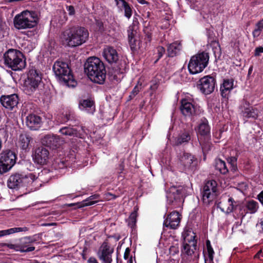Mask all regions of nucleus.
Masks as SVG:
<instances>
[{
	"mask_svg": "<svg viewBox=\"0 0 263 263\" xmlns=\"http://www.w3.org/2000/svg\"><path fill=\"white\" fill-rule=\"evenodd\" d=\"M252 67H250L249 69V73H251V72H252Z\"/></svg>",
	"mask_w": 263,
	"mask_h": 263,
	"instance_id": "obj_62",
	"label": "nucleus"
},
{
	"mask_svg": "<svg viewBox=\"0 0 263 263\" xmlns=\"http://www.w3.org/2000/svg\"><path fill=\"white\" fill-rule=\"evenodd\" d=\"M234 81L233 79H226L223 80L222 84L220 86L221 95L222 97L227 98L230 91L233 88Z\"/></svg>",
	"mask_w": 263,
	"mask_h": 263,
	"instance_id": "obj_29",
	"label": "nucleus"
},
{
	"mask_svg": "<svg viewBox=\"0 0 263 263\" xmlns=\"http://www.w3.org/2000/svg\"><path fill=\"white\" fill-rule=\"evenodd\" d=\"M208 258H205V263H213L214 251L212 248L207 249Z\"/></svg>",
	"mask_w": 263,
	"mask_h": 263,
	"instance_id": "obj_43",
	"label": "nucleus"
},
{
	"mask_svg": "<svg viewBox=\"0 0 263 263\" xmlns=\"http://www.w3.org/2000/svg\"><path fill=\"white\" fill-rule=\"evenodd\" d=\"M233 199L227 195H223L221 197V201L218 203V207L221 211L227 214L231 213L235 207Z\"/></svg>",
	"mask_w": 263,
	"mask_h": 263,
	"instance_id": "obj_20",
	"label": "nucleus"
},
{
	"mask_svg": "<svg viewBox=\"0 0 263 263\" xmlns=\"http://www.w3.org/2000/svg\"><path fill=\"white\" fill-rule=\"evenodd\" d=\"M246 207L250 213L253 214L257 211L258 208V204L256 201L251 200L248 202Z\"/></svg>",
	"mask_w": 263,
	"mask_h": 263,
	"instance_id": "obj_39",
	"label": "nucleus"
},
{
	"mask_svg": "<svg viewBox=\"0 0 263 263\" xmlns=\"http://www.w3.org/2000/svg\"><path fill=\"white\" fill-rule=\"evenodd\" d=\"M103 55L109 63H116L118 60L117 51L112 47L107 46L104 49Z\"/></svg>",
	"mask_w": 263,
	"mask_h": 263,
	"instance_id": "obj_27",
	"label": "nucleus"
},
{
	"mask_svg": "<svg viewBox=\"0 0 263 263\" xmlns=\"http://www.w3.org/2000/svg\"><path fill=\"white\" fill-rule=\"evenodd\" d=\"M66 8H67V10L68 12V14L70 15H72L74 14L75 11H74V7L72 6H67Z\"/></svg>",
	"mask_w": 263,
	"mask_h": 263,
	"instance_id": "obj_49",
	"label": "nucleus"
},
{
	"mask_svg": "<svg viewBox=\"0 0 263 263\" xmlns=\"http://www.w3.org/2000/svg\"><path fill=\"white\" fill-rule=\"evenodd\" d=\"M116 197H117V196L116 195H115L111 193H108L105 194V198L108 200H111V199H114Z\"/></svg>",
	"mask_w": 263,
	"mask_h": 263,
	"instance_id": "obj_50",
	"label": "nucleus"
},
{
	"mask_svg": "<svg viewBox=\"0 0 263 263\" xmlns=\"http://www.w3.org/2000/svg\"><path fill=\"white\" fill-rule=\"evenodd\" d=\"M137 217V212L135 211L132 213L128 219V225L131 227H133L136 223V219Z\"/></svg>",
	"mask_w": 263,
	"mask_h": 263,
	"instance_id": "obj_42",
	"label": "nucleus"
},
{
	"mask_svg": "<svg viewBox=\"0 0 263 263\" xmlns=\"http://www.w3.org/2000/svg\"><path fill=\"white\" fill-rule=\"evenodd\" d=\"M59 132L65 136H72L77 135V130L70 126H65L61 128Z\"/></svg>",
	"mask_w": 263,
	"mask_h": 263,
	"instance_id": "obj_38",
	"label": "nucleus"
},
{
	"mask_svg": "<svg viewBox=\"0 0 263 263\" xmlns=\"http://www.w3.org/2000/svg\"><path fill=\"white\" fill-rule=\"evenodd\" d=\"M157 50L158 54V58L156 62H157L160 58H161L165 52V49L162 46H159L157 48Z\"/></svg>",
	"mask_w": 263,
	"mask_h": 263,
	"instance_id": "obj_45",
	"label": "nucleus"
},
{
	"mask_svg": "<svg viewBox=\"0 0 263 263\" xmlns=\"http://www.w3.org/2000/svg\"><path fill=\"white\" fill-rule=\"evenodd\" d=\"M263 29V18L259 21L256 25V28L253 30L252 34L254 37H258Z\"/></svg>",
	"mask_w": 263,
	"mask_h": 263,
	"instance_id": "obj_40",
	"label": "nucleus"
},
{
	"mask_svg": "<svg viewBox=\"0 0 263 263\" xmlns=\"http://www.w3.org/2000/svg\"><path fill=\"white\" fill-rule=\"evenodd\" d=\"M196 159L191 154L181 153L178 156V163L185 168H192L196 164Z\"/></svg>",
	"mask_w": 263,
	"mask_h": 263,
	"instance_id": "obj_15",
	"label": "nucleus"
},
{
	"mask_svg": "<svg viewBox=\"0 0 263 263\" xmlns=\"http://www.w3.org/2000/svg\"><path fill=\"white\" fill-rule=\"evenodd\" d=\"M258 199L260 202L263 204V191H261L258 195Z\"/></svg>",
	"mask_w": 263,
	"mask_h": 263,
	"instance_id": "obj_53",
	"label": "nucleus"
},
{
	"mask_svg": "<svg viewBox=\"0 0 263 263\" xmlns=\"http://www.w3.org/2000/svg\"><path fill=\"white\" fill-rule=\"evenodd\" d=\"M79 108L82 110H86L89 113H92L95 111L93 102L90 99L80 100Z\"/></svg>",
	"mask_w": 263,
	"mask_h": 263,
	"instance_id": "obj_30",
	"label": "nucleus"
},
{
	"mask_svg": "<svg viewBox=\"0 0 263 263\" xmlns=\"http://www.w3.org/2000/svg\"><path fill=\"white\" fill-rule=\"evenodd\" d=\"M42 118L34 114H30L26 118V124L31 130H38L42 125Z\"/></svg>",
	"mask_w": 263,
	"mask_h": 263,
	"instance_id": "obj_22",
	"label": "nucleus"
},
{
	"mask_svg": "<svg viewBox=\"0 0 263 263\" xmlns=\"http://www.w3.org/2000/svg\"><path fill=\"white\" fill-rule=\"evenodd\" d=\"M43 226H51V224L49 223H43L42 224Z\"/></svg>",
	"mask_w": 263,
	"mask_h": 263,
	"instance_id": "obj_61",
	"label": "nucleus"
},
{
	"mask_svg": "<svg viewBox=\"0 0 263 263\" xmlns=\"http://www.w3.org/2000/svg\"><path fill=\"white\" fill-rule=\"evenodd\" d=\"M217 183L216 181H208L203 187L202 200L204 203L209 204L217 196Z\"/></svg>",
	"mask_w": 263,
	"mask_h": 263,
	"instance_id": "obj_11",
	"label": "nucleus"
},
{
	"mask_svg": "<svg viewBox=\"0 0 263 263\" xmlns=\"http://www.w3.org/2000/svg\"><path fill=\"white\" fill-rule=\"evenodd\" d=\"M0 102L4 107L12 110L18 104V96L15 93L2 96L0 98Z\"/></svg>",
	"mask_w": 263,
	"mask_h": 263,
	"instance_id": "obj_21",
	"label": "nucleus"
},
{
	"mask_svg": "<svg viewBox=\"0 0 263 263\" xmlns=\"http://www.w3.org/2000/svg\"><path fill=\"white\" fill-rule=\"evenodd\" d=\"M53 70L59 80L68 87H73L76 86L77 82L73 79L68 64L62 61L54 63Z\"/></svg>",
	"mask_w": 263,
	"mask_h": 263,
	"instance_id": "obj_5",
	"label": "nucleus"
},
{
	"mask_svg": "<svg viewBox=\"0 0 263 263\" xmlns=\"http://www.w3.org/2000/svg\"><path fill=\"white\" fill-rule=\"evenodd\" d=\"M181 45L180 43L175 42L171 44L167 47V53L169 57L175 56L181 50Z\"/></svg>",
	"mask_w": 263,
	"mask_h": 263,
	"instance_id": "obj_34",
	"label": "nucleus"
},
{
	"mask_svg": "<svg viewBox=\"0 0 263 263\" xmlns=\"http://www.w3.org/2000/svg\"><path fill=\"white\" fill-rule=\"evenodd\" d=\"M117 5L120 8L124 10V15L129 18L132 15V10L129 4L124 0H115Z\"/></svg>",
	"mask_w": 263,
	"mask_h": 263,
	"instance_id": "obj_31",
	"label": "nucleus"
},
{
	"mask_svg": "<svg viewBox=\"0 0 263 263\" xmlns=\"http://www.w3.org/2000/svg\"><path fill=\"white\" fill-rule=\"evenodd\" d=\"M85 72L93 82L103 84L106 78V70L103 62L97 57L89 58L84 65Z\"/></svg>",
	"mask_w": 263,
	"mask_h": 263,
	"instance_id": "obj_2",
	"label": "nucleus"
},
{
	"mask_svg": "<svg viewBox=\"0 0 263 263\" xmlns=\"http://www.w3.org/2000/svg\"><path fill=\"white\" fill-rule=\"evenodd\" d=\"M210 128L208 124V120L203 119L201 120L197 128V133L201 136H205L210 133Z\"/></svg>",
	"mask_w": 263,
	"mask_h": 263,
	"instance_id": "obj_32",
	"label": "nucleus"
},
{
	"mask_svg": "<svg viewBox=\"0 0 263 263\" xmlns=\"http://www.w3.org/2000/svg\"><path fill=\"white\" fill-rule=\"evenodd\" d=\"M209 57L207 53L202 52L193 56L188 64V69L191 74L201 72L207 66Z\"/></svg>",
	"mask_w": 263,
	"mask_h": 263,
	"instance_id": "obj_8",
	"label": "nucleus"
},
{
	"mask_svg": "<svg viewBox=\"0 0 263 263\" xmlns=\"http://www.w3.org/2000/svg\"><path fill=\"white\" fill-rule=\"evenodd\" d=\"M89 33L82 27L73 26L64 30L60 36V42L65 46L74 47L81 45L87 40Z\"/></svg>",
	"mask_w": 263,
	"mask_h": 263,
	"instance_id": "obj_1",
	"label": "nucleus"
},
{
	"mask_svg": "<svg viewBox=\"0 0 263 263\" xmlns=\"http://www.w3.org/2000/svg\"><path fill=\"white\" fill-rule=\"evenodd\" d=\"M16 161V155L12 151L7 149L1 154L0 174L5 173L9 171L14 165Z\"/></svg>",
	"mask_w": 263,
	"mask_h": 263,
	"instance_id": "obj_10",
	"label": "nucleus"
},
{
	"mask_svg": "<svg viewBox=\"0 0 263 263\" xmlns=\"http://www.w3.org/2000/svg\"><path fill=\"white\" fill-rule=\"evenodd\" d=\"M180 110L182 114L187 117H191L197 114V109L195 105L185 99L181 101Z\"/></svg>",
	"mask_w": 263,
	"mask_h": 263,
	"instance_id": "obj_26",
	"label": "nucleus"
},
{
	"mask_svg": "<svg viewBox=\"0 0 263 263\" xmlns=\"http://www.w3.org/2000/svg\"><path fill=\"white\" fill-rule=\"evenodd\" d=\"M191 140V133L189 131H184L176 139L175 144L179 145L184 143H187Z\"/></svg>",
	"mask_w": 263,
	"mask_h": 263,
	"instance_id": "obj_33",
	"label": "nucleus"
},
{
	"mask_svg": "<svg viewBox=\"0 0 263 263\" xmlns=\"http://www.w3.org/2000/svg\"><path fill=\"white\" fill-rule=\"evenodd\" d=\"M99 196L98 195L95 194L92 196H90L86 199L84 200L82 202L78 203L79 204V207H84L86 206H89L92 205L96 203L99 200Z\"/></svg>",
	"mask_w": 263,
	"mask_h": 263,
	"instance_id": "obj_36",
	"label": "nucleus"
},
{
	"mask_svg": "<svg viewBox=\"0 0 263 263\" xmlns=\"http://www.w3.org/2000/svg\"><path fill=\"white\" fill-rule=\"evenodd\" d=\"M128 37L129 44L132 50L136 51L138 49L141 48L137 36V32L134 30L133 26H130L128 28Z\"/></svg>",
	"mask_w": 263,
	"mask_h": 263,
	"instance_id": "obj_24",
	"label": "nucleus"
},
{
	"mask_svg": "<svg viewBox=\"0 0 263 263\" xmlns=\"http://www.w3.org/2000/svg\"><path fill=\"white\" fill-rule=\"evenodd\" d=\"M139 3L141 4H146L147 2L145 0H136Z\"/></svg>",
	"mask_w": 263,
	"mask_h": 263,
	"instance_id": "obj_57",
	"label": "nucleus"
},
{
	"mask_svg": "<svg viewBox=\"0 0 263 263\" xmlns=\"http://www.w3.org/2000/svg\"><path fill=\"white\" fill-rule=\"evenodd\" d=\"M60 164L61 165V166H60V168H63V167H65V163H64V162L63 161H62L61 162Z\"/></svg>",
	"mask_w": 263,
	"mask_h": 263,
	"instance_id": "obj_60",
	"label": "nucleus"
},
{
	"mask_svg": "<svg viewBox=\"0 0 263 263\" xmlns=\"http://www.w3.org/2000/svg\"><path fill=\"white\" fill-rule=\"evenodd\" d=\"M87 263H98V262L95 257H91L88 259Z\"/></svg>",
	"mask_w": 263,
	"mask_h": 263,
	"instance_id": "obj_52",
	"label": "nucleus"
},
{
	"mask_svg": "<svg viewBox=\"0 0 263 263\" xmlns=\"http://www.w3.org/2000/svg\"><path fill=\"white\" fill-rule=\"evenodd\" d=\"M181 189L180 187L172 186L170 188L169 192L167 193L166 197L168 203L174 204L176 207L181 201L182 196Z\"/></svg>",
	"mask_w": 263,
	"mask_h": 263,
	"instance_id": "obj_18",
	"label": "nucleus"
},
{
	"mask_svg": "<svg viewBox=\"0 0 263 263\" xmlns=\"http://www.w3.org/2000/svg\"><path fill=\"white\" fill-rule=\"evenodd\" d=\"M182 237L184 241L182 252L187 256H191L196 250L195 234L192 230H187L183 232Z\"/></svg>",
	"mask_w": 263,
	"mask_h": 263,
	"instance_id": "obj_9",
	"label": "nucleus"
},
{
	"mask_svg": "<svg viewBox=\"0 0 263 263\" xmlns=\"http://www.w3.org/2000/svg\"><path fill=\"white\" fill-rule=\"evenodd\" d=\"M42 73L34 68H31L28 74V79L26 81V86L29 93L34 91L42 81Z\"/></svg>",
	"mask_w": 263,
	"mask_h": 263,
	"instance_id": "obj_12",
	"label": "nucleus"
},
{
	"mask_svg": "<svg viewBox=\"0 0 263 263\" xmlns=\"http://www.w3.org/2000/svg\"><path fill=\"white\" fill-rule=\"evenodd\" d=\"M32 141L31 137L27 134H22L20 135L18 144L19 146L25 151L30 148V144Z\"/></svg>",
	"mask_w": 263,
	"mask_h": 263,
	"instance_id": "obj_28",
	"label": "nucleus"
},
{
	"mask_svg": "<svg viewBox=\"0 0 263 263\" xmlns=\"http://www.w3.org/2000/svg\"><path fill=\"white\" fill-rule=\"evenodd\" d=\"M50 224H51V226L55 225V223H50Z\"/></svg>",
	"mask_w": 263,
	"mask_h": 263,
	"instance_id": "obj_63",
	"label": "nucleus"
},
{
	"mask_svg": "<svg viewBox=\"0 0 263 263\" xmlns=\"http://www.w3.org/2000/svg\"><path fill=\"white\" fill-rule=\"evenodd\" d=\"M28 230L27 227H17L1 230L0 231V237L20 232H26Z\"/></svg>",
	"mask_w": 263,
	"mask_h": 263,
	"instance_id": "obj_35",
	"label": "nucleus"
},
{
	"mask_svg": "<svg viewBox=\"0 0 263 263\" xmlns=\"http://www.w3.org/2000/svg\"><path fill=\"white\" fill-rule=\"evenodd\" d=\"M202 149L204 153L209 151L210 149V145L209 143H205L204 144H201Z\"/></svg>",
	"mask_w": 263,
	"mask_h": 263,
	"instance_id": "obj_48",
	"label": "nucleus"
},
{
	"mask_svg": "<svg viewBox=\"0 0 263 263\" xmlns=\"http://www.w3.org/2000/svg\"><path fill=\"white\" fill-rule=\"evenodd\" d=\"M256 227H260L262 229L261 232L263 233V218L260 219V222H259V223H257L256 224Z\"/></svg>",
	"mask_w": 263,
	"mask_h": 263,
	"instance_id": "obj_54",
	"label": "nucleus"
},
{
	"mask_svg": "<svg viewBox=\"0 0 263 263\" xmlns=\"http://www.w3.org/2000/svg\"><path fill=\"white\" fill-rule=\"evenodd\" d=\"M261 53H263L262 47H258L255 48L254 53L255 56H259Z\"/></svg>",
	"mask_w": 263,
	"mask_h": 263,
	"instance_id": "obj_47",
	"label": "nucleus"
},
{
	"mask_svg": "<svg viewBox=\"0 0 263 263\" xmlns=\"http://www.w3.org/2000/svg\"><path fill=\"white\" fill-rule=\"evenodd\" d=\"M129 253H130V249L127 248L126 249L124 254V259H128L129 255Z\"/></svg>",
	"mask_w": 263,
	"mask_h": 263,
	"instance_id": "obj_51",
	"label": "nucleus"
},
{
	"mask_svg": "<svg viewBox=\"0 0 263 263\" xmlns=\"http://www.w3.org/2000/svg\"><path fill=\"white\" fill-rule=\"evenodd\" d=\"M157 88V85L156 84H154L153 85H152L151 86V89L152 90H155Z\"/></svg>",
	"mask_w": 263,
	"mask_h": 263,
	"instance_id": "obj_59",
	"label": "nucleus"
},
{
	"mask_svg": "<svg viewBox=\"0 0 263 263\" xmlns=\"http://www.w3.org/2000/svg\"><path fill=\"white\" fill-rule=\"evenodd\" d=\"M181 189L180 187L172 186L170 188L169 192L167 193L166 197L168 203L174 204L176 207L181 201L182 196Z\"/></svg>",
	"mask_w": 263,
	"mask_h": 263,
	"instance_id": "obj_17",
	"label": "nucleus"
},
{
	"mask_svg": "<svg viewBox=\"0 0 263 263\" xmlns=\"http://www.w3.org/2000/svg\"><path fill=\"white\" fill-rule=\"evenodd\" d=\"M206 246L207 249L212 248L211 245L210 241L209 240H208L206 242Z\"/></svg>",
	"mask_w": 263,
	"mask_h": 263,
	"instance_id": "obj_58",
	"label": "nucleus"
},
{
	"mask_svg": "<svg viewBox=\"0 0 263 263\" xmlns=\"http://www.w3.org/2000/svg\"><path fill=\"white\" fill-rule=\"evenodd\" d=\"M216 81L211 76H207L200 79L197 88L204 95H209L214 90Z\"/></svg>",
	"mask_w": 263,
	"mask_h": 263,
	"instance_id": "obj_13",
	"label": "nucleus"
},
{
	"mask_svg": "<svg viewBox=\"0 0 263 263\" xmlns=\"http://www.w3.org/2000/svg\"><path fill=\"white\" fill-rule=\"evenodd\" d=\"M5 65L12 70H21L26 66V61L23 53L16 49H10L3 55Z\"/></svg>",
	"mask_w": 263,
	"mask_h": 263,
	"instance_id": "obj_3",
	"label": "nucleus"
},
{
	"mask_svg": "<svg viewBox=\"0 0 263 263\" xmlns=\"http://www.w3.org/2000/svg\"><path fill=\"white\" fill-rule=\"evenodd\" d=\"M139 87L138 86H136L133 91H132L130 96H129V97L130 98V99L133 98V97H134L136 95H137L138 94V93L139 92Z\"/></svg>",
	"mask_w": 263,
	"mask_h": 263,
	"instance_id": "obj_46",
	"label": "nucleus"
},
{
	"mask_svg": "<svg viewBox=\"0 0 263 263\" xmlns=\"http://www.w3.org/2000/svg\"><path fill=\"white\" fill-rule=\"evenodd\" d=\"M181 219V214L177 211H173L167 216L163 224L165 227L176 229L179 227Z\"/></svg>",
	"mask_w": 263,
	"mask_h": 263,
	"instance_id": "obj_19",
	"label": "nucleus"
},
{
	"mask_svg": "<svg viewBox=\"0 0 263 263\" xmlns=\"http://www.w3.org/2000/svg\"><path fill=\"white\" fill-rule=\"evenodd\" d=\"M49 152L48 150L43 146L35 149L33 155L34 162L40 165L45 164L48 159Z\"/></svg>",
	"mask_w": 263,
	"mask_h": 263,
	"instance_id": "obj_16",
	"label": "nucleus"
},
{
	"mask_svg": "<svg viewBox=\"0 0 263 263\" xmlns=\"http://www.w3.org/2000/svg\"><path fill=\"white\" fill-rule=\"evenodd\" d=\"M146 40V43H147V42H149L151 40V34H147L145 39Z\"/></svg>",
	"mask_w": 263,
	"mask_h": 263,
	"instance_id": "obj_55",
	"label": "nucleus"
},
{
	"mask_svg": "<svg viewBox=\"0 0 263 263\" xmlns=\"http://www.w3.org/2000/svg\"><path fill=\"white\" fill-rule=\"evenodd\" d=\"M41 142L51 148H56L60 145V137L53 134H48L42 138Z\"/></svg>",
	"mask_w": 263,
	"mask_h": 263,
	"instance_id": "obj_23",
	"label": "nucleus"
},
{
	"mask_svg": "<svg viewBox=\"0 0 263 263\" xmlns=\"http://www.w3.org/2000/svg\"><path fill=\"white\" fill-rule=\"evenodd\" d=\"M261 253H262V251L261 250H259L257 252V253L255 255L254 257L256 258H259Z\"/></svg>",
	"mask_w": 263,
	"mask_h": 263,
	"instance_id": "obj_56",
	"label": "nucleus"
},
{
	"mask_svg": "<svg viewBox=\"0 0 263 263\" xmlns=\"http://www.w3.org/2000/svg\"><path fill=\"white\" fill-rule=\"evenodd\" d=\"M82 255H83V259H86V257H85V256L84 254H82Z\"/></svg>",
	"mask_w": 263,
	"mask_h": 263,
	"instance_id": "obj_64",
	"label": "nucleus"
},
{
	"mask_svg": "<svg viewBox=\"0 0 263 263\" xmlns=\"http://www.w3.org/2000/svg\"><path fill=\"white\" fill-rule=\"evenodd\" d=\"M241 114L245 118H254L257 117V109L251 106L247 101H244L240 106Z\"/></svg>",
	"mask_w": 263,
	"mask_h": 263,
	"instance_id": "obj_25",
	"label": "nucleus"
},
{
	"mask_svg": "<svg viewBox=\"0 0 263 263\" xmlns=\"http://www.w3.org/2000/svg\"><path fill=\"white\" fill-rule=\"evenodd\" d=\"M215 167L221 174H226L228 172L225 162L220 159L215 160Z\"/></svg>",
	"mask_w": 263,
	"mask_h": 263,
	"instance_id": "obj_37",
	"label": "nucleus"
},
{
	"mask_svg": "<svg viewBox=\"0 0 263 263\" xmlns=\"http://www.w3.org/2000/svg\"><path fill=\"white\" fill-rule=\"evenodd\" d=\"M228 163L231 165V167H232V170L233 171V172H235L236 170V158L234 157H229L228 159Z\"/></svg>",
	"mask_w": 263,
	"mask_h": 263,
	"instance_id": "obj_44",
	"label": "nucleus"
},
{
	"mask_svg": "<svg viewBox=\"0 0 263 263\" xmlns=\"http://www.w3.org/2000/svg\"><path fill=\"white\" fill-rule=\"evenodd\" d=\"M39 21L38 14L33 11L25 10L17 14L14 18V27L17 29L34 27Z\"/></svg>",
	"mask_w": 263,
	"mask_h": 263,
	"instance_id": "obj_4",
	"label": "nucleus"
},
{
	"mask_svg": "<svg viewBox=\"0 0 263 263\" xmlns=\"http://www.w3.org/2000/svg\"><path fill=\"white\" fill-rule=\"evenodd\" d=\"M36 178L35 176L32 173H15L9 177L7 181V185L11 189L26 186L31 184Z\"/></svg>",
	"mask_w": 263,
	"mask_h": 263,
	"instance_id": "obj_6",
	"label": "nucleus"
},
{
	"mask_svg": "<svg viewBox=\"0 0 263 263\" xmlns=\"http://www.w3.org/2000/svg\"><path fill=\"white\" fill-rule=\"evenodd\" d=\"M114 249L107 242H104L100 247L97 255L102 263H111Z\"/></svg>",
	"mask_w": 263,
	"mask_h": 263,
	"instance_id": "obj_14",
	"label": "nucleus"
},
{
	"mask_svg": "<svg viewBox=\"0 0 263 263\" xmlns=\"http://www.w3.org/2000/svg\"><path fill=\"white\" fill-rule=\"evenodd\" d=\"M109 79L114 83L119 82L121 78V74H119L117 71L109 72L108 74Z\"/></svg>",
	"mask_w": 263,
	"mask_h": 263,
	"instance_id": "obj_41",
	"label": "nucleus"
},
{
	"mask_svg": "<svg viewBox=\"0 0 263 263\" xmlns=\"http://www.w3.org/2000/svg\"><path fill=\"white\" fill-rule=\"evenodd\" d=\"M36 241V239L34 236H26L20 239L19 242L16 244L0 243V248L7 247L16 252H29L35 250V247L32 246V243Z\"/></svg>",
	"mask_w": 263,
	"mask_h": 263,
	"instance_id": "obj_7",
	"label": "nucleus"
}]
</instances>
